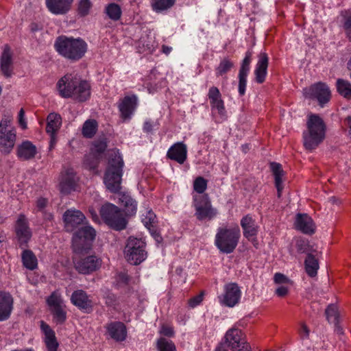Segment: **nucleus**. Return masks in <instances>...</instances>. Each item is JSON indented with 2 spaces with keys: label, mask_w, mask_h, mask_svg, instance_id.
Listing matches in <instances>:
<instances>
[{
  "label": "nucleus",
  "mask_w": 351,
  "mask_h": 351,
  "mask_svg": "<svg viewBox=\"0 0 351 351\" xmlns=\"http://www.w3.org/2000/svg\"><path fill=\"white\" fill-rule=\"evenodd\" d=\"M108 165L104 177L106 187L110 192L118 193L119 204L124 208V212L128 216L136 213L137 202L128 192H120L123 176L124 162L118 149L108 152Z\"/></svg>",
  "instance_id": "obj_1"
},
{
  "label": "nucleus",
  "mask_w": 351,
  "mask_h": 351,
  "mask_svg": "<svg viewBox=\"0 0 351 351\" xmlns=\"http://www.w3.org/2000/svg\"><path fill=\"white\" fill-rule=\"evenodd\" d=\"M63 221L66 231L72 232L80 224L84 225L73 234L72 245L75 252H81L88 249L96 237L95 230L87 225L84 215L80 210L69 209L63 215Z\"/></svg>",
  "instance_id": "obj_2"
},
{
  "label": "nucleus",
  "mask_w": 351,
  "mask_h": 351,
  "mask_svg": "<svg viewBox=\"0 0 351 351\" xmlns=\"http://www.w3.org/2000/svg\"><path fill=\"white\" fill-rule=\"evenodd\" d=\"M56 86L59 95L63 98L84 101L90 96V86L88 82L72 74H66L60 78Z\"/></svg>",
  "instance_id": "obj_3"
},
{
  "label": "nucleus",
  "mask_w": 351,
  "mask_h": 351,
  "mask_svg": "<svg viewBox=\"0 0 351 351\" xmlns=\"http://www.w3.org/2000/svg\"><path fill=\"white\" fill-rule=\"evenodd\" d=\"M326 125L321 117L308 114L306 130L303 132L304 145L306 149L313 150L323 142L326 137Z\"/></svg>",
  "instance_id": "obj_4"
},
{
  "label": "nucleus",
  "mask_w": 351,
  "mask_h": 351,
  "mask_svg": "<svg viewBox=\"0 0 351 351\" xmlns=\"http://www.w3.org/2000/svg\"><path fill=\"white\" fill-rule=\"evenodd\" d=\"M54 47L60 55L74 61L81 59L87 51V44L84 40L65 36L56 38Z\"/></svg>",
  "instance_id": "obj_5"
},
{
  "label": "nucleus",
  "mask_w": 351,
  "mask_h": 351,
  "mask_svg": "<svg viewBox=\"0 0 351 351\" xmlns=\"http://www.w3.org/2000/svg\"><path fill=\"white\" fill-rule=\"evenodd\" d=\"M241 237L238 225L219 227L217 230L215 245L219 250L225 254H230L237 247Z\"/></svg>",
  "instance_id": "obj_6"
},
{
  "label": "nucleus",
  "mask_w": 351,
  "mask_h": 351,
  "mask_svg": "<svg viewBox=\"0 0 351 351\" xmlns=\"http://www.w3.org/2000/svg\"><path fill=\"white\" fill-rule=\"evenodd\" d=\"M100 215L104 221L110 228L116 230L125 228L127 220L122 211L117 206L106 203L99 210Z\"/></svg>",
  "instance_id": "obj_7"
},
{
  "label": "nucleus",
  "mask_w": 351,
  "mask_h": 351,
  "mask_svg": "<svg viewBox=\"0 0 351 351\" xmlns=\"http://www.w3.org/2000/svg\"><path fill=\"white\" fill-rule=\"evenodd\" d=\"M12 120L11 117L5 116L0 121V152L5 154L12 152L16 140V132L11 124Z\"/></svg>",
  "instance_id": "obj_8"
},
{
  "label": "nucleus",
  "mask_w": 351,
  "mask_h": 351,
  "mask_svg": "<svg viewBox=\"0 0 351 351\" xmlns=\"http://www.w3.org/2000/svg\"><path fill=\"white\" fill-rule=\"evenodd\" d=\"M127 261L133 265H138L147 258L145 243L141 239L130 237L124 250Z\"/></svg>",
  "instance_id": "obj_9"
},
{
  "label": "nucleus",
  "mask_w": 351,
  "mask_h": 351,
  "mask_svg": "<svg viewBox=\"0 0 351 351\" xmlns=\"http://www.w3.org/2000/svg\"><path fill=\"white\" fill-rule=\"evenodd\" d=\"M193 206L195 215L200 221L211 220L218 214L217 210L213 207L207 195L193 196Z\"/></svg>",
  "instance_id": "obj_10"
},
{
  "label": "nucleus",
  "mask_w": 351,
  "mask_h": 351,
  "mask_svg": "<svg viewBox=\"0 0 351 351\" xmlns=\"http://www.w3.org/2000/svg\"><path fill=\"white\" fill-rule=\"evenodd\" d=\"M225 341L232 351H252V348L247 342L244 334L237 328L233 327L226 332Z\"/></svg>",
  "instance_id": "obj_11"
},
{
  "label": "nucleus",
  "mask_w": 351,
  "mask_h": 351,
  "mask_svg": "<svg viewBox=\"0 0 351 351\" xmlns=\"http://www.w3.org/2000/svg\"><path fill=\"white\" fill-rule=\"evenodd\" d=\"M208 97L210 101L212 114L216 121L221 122L226 118L224 102L218 88L212 86L209 88Z\"/></svg>",
  "instance_id": "obj_12"
},
{
  "label": "nucleus",
  "mask_w": 351,
  "mask_h": 351,
  "mask_svg": "<svg viewBox=\"0 0 351 351\" xmlns=\"http://www.w3.org/2000/svg\"><path fill=\"white\" fill-rule=\"evenodd\" d=\"M306 98L315 99L321 106L328 102L331 97L330 90L328 86L322 82L315 84L303 90Z\"/></svg>",
  "instance_id": "obj_13"
},
{
  "label": "nucleus",
  "mask_w": 351,
  "mask_h": 351,
  "mask_svg": "<svg viewBox=\"0 0 351 351\" xmlns=\"http://www.w3.org/2000/svg\"><path fill=\"white\" fill-rule=\"evenodd\" d=\"M106 147L107 144L105 141L102 140L93 142L91 145L89 153L84 156V166L90 170H95L101 158V155Z\"/></svg>",
  "instance_id": "obj_14"
},
{
  "label": "nucleus",
  "mask_w": 351,
  "mask_h": 351,
  "mask_svg": "<svg viewBox=\"0 0 351 351\" xmlns=\"http://www.w3.org/2000/svg\"><path fill=\"white\" fill-rule=\"evenodd\" d=\"M138 105V99L136 95H126L120 99L117 104L120 117L124 121H130L134 115Z\"/></svg>",
  "instance_id": "obj_15"
},
{
  "label": "nucleus",
  "mask_w": 351,
  "mask_h": 351,
  "mask_svg": "<svg viewBox=\"0 0 351 351\" xmlns=\"http://www.w3.org/2000/svg\"><path fill=\"white\" fill-rule=\"evenodd\" d=\"M241 291L237 283L230 282L224 286L223 293L219 297V302L223 305L233 307L239 303Z\"/></svg>",
  "instance_id": "obj_16"
},
{
  "label": "nucleus",
  "mask_w": 351,
  "mask_h": 351,
  "mask_svg": "<svg viewBox=\"0 0 351 351\" xmlns=\"http://www.w3.org/2000/svg\"><path fill=\"white\" fill-rule=\"evenodd\" d=\"M71 303L84 313H89L93 311V302L86 291L78 289L71 296Z\"/></svg>",
  "instance_id": "obj_17"
},
{
  "label": "nucleus",
  "mask_w": 351,
  "mask_h": 351,
  "mask_svg": "<svg viewBox=\"0 0 351 351\" xmlns=\"http://www.w3.org/2000/svg\"><path fill=\"white\" fill-rule=\"evenodd\" d=\"M15 232L21 247L27 244L32 237V231L24 215L21 214L16 222Z\"/></svg>",
  "instance_id": "obj_18"
},
{
  "label": "nucleus",
  "mask_w": 351,
  "mask_h": 351,
  "mask_svg": "<svg viewBox=\"0 0 351 351\" xmlns=\"http://www.w3.org/2000/svg\"><path fill=\"white\" fill-rule=\"evenodd\" d=\"M101 265V260L96 256H89L75 262V269L81 274H87L98 269Z\"/></svg>",
  "instance_id": "obj_19"
},
{
  "label": "nucleus",
  "mask_w": 351,
  "mask_h": 351,
  "mask_svg": "<svg viewBox=\"0 0 351 351\" xmlns=\"http://www.w3.org/2000/svg\"><path fill=\"white\" fill-rule=\"evenodd\" d=\"M187 146L183 142L173 144L167 152V158L182 165L187 158Z\"/></svg>",
  "instance_id": "obj_20"
},
{
  "label": "nucleus",
  "mask_w": 351,
  "mask_h": 351,
  "mask_svg": "<svg viewBox=\"0 0 351 351\" xmlns=\"http://www.w3.org/2000/svg\"><path fill=\"white\" fill-rule=\"evenodd\" d=\"M77 178L72 169H68L61 175L60 190L62 193L67 194L77 189Z\"/></svg>",
  "instance_id": "obj_21"
},
{
  "label": "nucleus",
  "mask_w": 351,
  "mask_h": 351,
  "mask_svg": "<svg viewBox=\"0 0 351 351\" xmlns=\"http://www.w3.org/2000/svg\"><path fill=\"white\" fill-rule=\"evenodd\" d=\"M12 52L8 45H5L0 57V69L6 77H10L13 73Z\"/></svg>",
  "instance_id": "obj_22"
},
{
  "label": "nucleus",
  "mask_w": 351,
  "mask_h": 351,
  "mask_svg": "<svg viewBox=\"0 0 351 351\" xmlns=\"http://www.w3.org/2000/svg\"><path fill=\"white\" fill-rule=\"evenodd\" d=\"M40 326L44 335L43 341L47 351H58L59 343L56 337L55 332L44 321H40Z\"/></svg>",
  "instance_id": "obj_23"
},
{
  "label": "nucleus",
  "mask_w": 351,
  "mask_h": 351,
  "mask_svg": "<svg viewBox=\"0 0 351 351\" xmlns=\"http://www.w3.org/2000/svg\"><path fill=\"white\" fill-rule=\"evenodd\" d=\"M109 336L117 341H123L127 337L125 325L121 322H112L106 326Z\"/></svg>",
  "instance_id": "obj_24"
},
{
  "label": "nucleus",
  "mask_w": 351,
  "mask_h": 351,
  "mask_svg": "<svg viewBox=\"0 0 351 351\" xmlns=\"http://www.w3.org/2000/svg\"><path fill=\"white\" fill-rule=\"evenodd\" d=\"M294 225L297 230L306 234H312L315 230L313 219L306 214H298Z\"/></svg>",
  "instance_id": "obj_25"
},
{
  "label": "nucleus",
  "mask_w": 351,
  "mask_h": 351,
  "mask_svg": "<svg viewBox=\"0 0 351 351\" xmlns=\"http://www.w3.org/2000/svg\"><path fill=\"white\" fill-rule=\"evenodd\" d=\"M73 2V0H46V5L52 14L60 15L67 13Z\"/></svg>",
  "instance_id": "obj_26"
},
{
  "label": "nucleus",
  "mask_w": 351,
  "mask_h": 351,
  "mask_svg": "<svg viewBox=\"0 0 351 351\" xmlns=\"http://www.w3.org/2000/svg\"><path fill=\"white\" fill-rule=\"evenodd\" d=\"M13 308L12 295L4 291H0V321L8 319Z\"/></svg>",
  "instance_id": "obj_27"
},
{
  "label": "nucleus",
  "mask_w": 351,
  "mask_h": 351,
  "mask_svg": "<svg viewBox=\"0 0 351 351\" xmlns=\"http://www.w3.org/2000/svg\"><path fill=\"white\" fill-rule=\"evenodd\" d=\"M36 154V147L29 141H23L18 145L16 149V155L22 160L32 159Z\"/></svg>",
  "instance_id": "obj_28"
},
{
  "label": "nucleus",
  "mask_w": 351,
  "mask_h": 351,
  "mask_svg": "<svg viewBox=\"0 0 351 351\" xmlns=\"http://www.w3.org/2000/svg\"><path fill=\"white\" fill-rule=\"evenodd\" d=\"M241 226L244 237L248 240L253 239L257 235L258 227L251 216L247 215L243 217L241 220Z\"/></svg>",
  "instance_id": "obj_29"
},
{
  "label": "nucleus",
  "mask_w": 351,
  "mask_h": 351,
  "mask_svg": "<svg viewBox=\"0 0 351 351\" xmlns=\"http://www.w3.org/2000/svg\"><path fill=\"white\" fill-rule=\"evenodd\" d=\"M268 57L265 53H262L258 57V60L254 69L256 82L262 84L265 80L267 73Z\"/></svg>",
  "instance_id": "obj_30"
},
{
  "label": "nucleus",
  "mask_w": 351,
  "mask_h": 351,
  "mask_svg": "<svg viewBox=\"0 0 351 351\" xmlns=\"http://www.w3.org/2000/svg\"><path fill=\"white\" fill-rule=\"evenodd\" d=\"M46 131L48 134L56 133L60 129L62 119L59 114L50 113L47 118Z\"/></svg>",
  "instance_id": "obj_31"
},
{
  "label": "nucleus",
  "mask_w": 351,
  "mask_h": 351,
  "mask_svg": "<svg viewBox=\"0 0 351 351\" xmlns=\"http://www.w3.org/2000/svg\"><path fill=\"white\" fill-rule=\"evenodd\" d=\"M23 266L29 270L35 269L38 266V260L32 251L25 250L21 254Z\"/></svg>",
  "instance_id": "obj_32"
},
{
  "label": "nucleus",
  "mask_w": 351,
  "mask_h": 351,
  "mask_svg": "<svg viewBox=\"0 0 351 351\" xmlns=\"http://www.w3.org/2000/svg\"><path fill=\"white\" fill-rule=\"evenodd\" d=\"M270 167L275 178V185L278 191V196L280 197L281 191L282 190V180L283 170L280 164L277 162H271Z\"/></svg>",
  "instance_id": "obj_33"
},
{
  "label": "nucleus",
  "mask_w": 351,
  "mask_h": 351,
  "mask_svg": "<svg viewBox=\"0 0 351 351\" xmlns=\"http://www.w3.org/2000/svg\"><path fill=\"white\" fill-rule=\"evenodd\" d=\"M305 270L310 277H315L317 276V270L319 269L318 261L314 256L308 254L304 262Z\"/></svg>",
  "instance_id": "obj_34"
},
{
  "label": "nucleus",
  "mask_w": 351,
  "mask_h": 351,
  "mask_svg": "<svg viewBox=\"0 0 351 351\" xmlns=\"http://www.w3.org/2000/svg\"><path fill=\"white\" fill-rule=\"evenodd\" d=\"M234 62L228 58H224L221 60L218 66L215 68V75L217 77L225 76L234 67Z\"/></svg>",
  "instance_id": "obj_35"
},
{
  "label": "nucleus",
  "mask_w": 351,
  "mask_h": 351,
  "mask_svg": "<svg viewBox=\"0 0 351 351\" xmlns=\"http://www.w3.org/2000/svg\"><path fill=\"white\" fill-rule=\"evenodd\" d=\"M175 3L176 0H151V6L154 12L161 13L171 8Z\"/></svg>",
  "instance_id": "obj_36"
},
{
  "label": "nucleus",
  "mask_w": 351,
  "mask_h": 351,
  "mask_svg": "<svg viewBox=\"0 0 351 351\" xmlns=\"http://www.w3.org/2000/svg\"><path fill=\"white\" fill-rule=\"evenodd\" d=\"M97 122L94 119L86 120L82 128V135L86 138H92L97 130Z\"/></svg>",
  "instance_id": "obj_37"
},
{
  "label": "nucleus",
  "mask_w": 351,
  "mask_h": 351,
  "mask_svg": "<svg viewBox=\"0 0 351 351\" xmlns=\"http://www.w3.org/2000/svg\"><path fill=\"white\" fill-rule=\"evenodd\" d=\"M105 13L109 19L117 21L121 19L122 11L121 7L118 4L111 3L106 6Z\"/></svg>",
  "instance_id": "obj_38"
},
{
  "label": "nucleus",
  "mask_w": 351,
  "mask_h": 351,
  "mask_svg": "<svg viewBox=\"0 0 351 351\" xmlns=\"http://www.w3.org/2000/svg\"><path fill=\"white\" fill-rule=\"evenodd\" d=\"M338 93L346 99H351V83L346 80L338 79L336 83Z\"/></svg>",
  "instance_id": "obj_39"
},
{
  "label": "nucleus",
  "mask_w": 351,
  "mask_h": 351,
  "mask_svg": "<svg viewBox=\"0 0 351 351\" xmlns=\"http://www.w3.org/2000/svg\"><path fill=\"white\" fill-rule=\"evenodd\" d=\"M141 219L149 230H151V228L155 227L156 216L152 210H145V212H142Z\"/></svg>",
  "instance_id": "obj_40"
},
{
  "label": "nucleus",
  "mask_w": 351,
  "mask_h": 351,
  "mask_svg": "<svg viewBox=\"0 0 351 351\" xmlns=\"http://www.w3.org/2000/svg\"><path fill=\"white\" fill-rule=\"evenodd\" d=\"M326 318L330 323L337 324L339 322V314L338 308L335 304L329 305L325 311Z\"/></svg>",
  "instance_id": "obj_41"
},
{
  "label": "nucleus",
  "mask_w": 351,
  "mask_h": 351,
  "mask_svg": "<svg viewBox=\"0 0 351 351\" xmlns=\"http://www.w3.org/2000/svg\"><path fill=\"white\" fill-rule=\"evenodd\" d=\"M156 346L159 351H177L173 341L163 337L158 339Z\"/></svg>",
  "instance_id": "obj_42"
},
{
  "label": "nucleus",
  "mask_w": 351,
  "mask_h": 351,
  "mask_svg": "<svg viewBox=\"0 0 351 351\" xmlns=\"http://www.w3.org/2000/svg\"><path fill=\"white\" fill-rule=\"evenodd\" d=\"M47 304L50 307V309L60 307L62 306V300L61 295L58 291L53 292L47 300Z\"/></svg>",
  "instance_id": "obj_43"
},
{
  "label": "nucleus",
  "mask_w": 351,
  "mask_h": 351,
  "mask_svg": "<svg viewBox=\"0 0 351 351\" xmlns=\"http://www.w3.org/2000/svg\"><path fill=\"white\" fill-rule=\"evenodd\" d=\"M252 52L250 50L246 51L245 58L241 63L239 73L248 75L252 61Z\"/></svg>",
  "instance_id": "obj_44"
},
{
  "label": "nucleus",
  "mask_w": 351,
  "mask_h": 351,
  "mask_svg": "<svg viewBox=\"0 0 351 351\" xmlns=\"http://www.w3.org/2000/svg\"><path fill=\"white\" fill-rule=\"evenodd\" d=\"M207 189V180L203 177L196 178L193 182V189L197 193H203Z\"/></svg>",
  "instance_id": "obj_45"
},
{
  "label": "nucleus",
  "mask_w": 351,
  "mask_h": 351,
  "mask_svg": "<svg viewBox=\"0 0 351 351\" xmlns=\"http://www.w3.org/2000/svg\"><path fill=\"white\" fill-rule=\"evenodd\" d=\"M92 6L90 0H81L78 5V13L80 16L87 15Z\"/></svg>",
  "instance_id": "obj_46"
},
{
  "label": "nucleus",
  "mask_w": 351,
  "mask_h": 351,
  "mask_svg": "<svg viewBox=\"0 0 351 351\" xmlns=\"http://www.w3.org/2000/svg\"><path fill=\"white\" fill-rule=\"evenodd\" d=\"M51 311L57 322L62 323L66 320V312L64 311L62 306L51 309Z\"/></svg>",
  "instance_id": "obj_47"
},
{
  "label": "nucleus",
  "mask_w": 351,
  "mask_h": 351,
  "mask_svg": "<svg viewBox=\"0 0 351 351\" xmlns=\"http://www.w3.org/2000/svg\"><path fill=\"white\" fill-rule=\"evenodd\" d=\"M274 282L277 285H293V282L287 276L281 273H276L274 274Z\"/></svg>",
  "instance_id": "obj_48"
},
{
  "label": "nucleus",
  "mask_w": 351,
  "mask_h": 351,
  "mask_svg": "<svg viewBox=\"0 0 351 351\" xmlns=\"http://www.w3.org/2000/svg\"><path fill=\"white\" fill-rule=\"evenodd\" d=\"M248 75L239 73V93L241 96H243L245 93L246 85H247V77Z\"/></svg>",
  "instance_id": "obj_49"
},
{
  "label": "nucleus",
  "mask_w": 351,
  "mask_h": 351,
  "mask_svg": "<svg viewBox=\"0 0 351 351\" xmlns=\"http://www.w3.org/2000/svg\"><path fill=\"white\" fill-rule=\"evenodd\" d=\"M292 285H278V287L275 290V294L278 297L283 298L287 295L289 293L290 288Z\"/></svg>",
  "instance_id": "obj_50"
},
{
  "label": "nucleus",
  "mask_w": 351,
  "mask_h": 351,
  "mask_svg": "<svg viewBox=\"0 0 351 351\" xmlns=\"http://www.w3.org/2000/svg\"><path fill=\"white\" fill-rule=\"evenodd\" d=\"M204 299V292H201L199 294L194 296L193 298H191L189 302V306L191 308H195L197 306L199 305L201 302L203 301Z\"/></svg>",
  "instance_id": "obj_51"
},
{
  "label": "nucleus",
  "mask_w": 351,
  "mask_h": 351,
  "mask_svg": "<svg viewBox=\"0 0 351 351\" xmlns=\"http://www.w3.org/2000/svg\"><path fill=\"white\" fill-rule=\"evenodd\" d=\"M159 332L161 335H162L164 336L169 337H173L174 335V331H173V328L170 326L165 325V324L161 326Z\"/></svg>",
  "instance_id": "obj_52"
},
{
  "label": "nucleus",
  "mask_w": 351,
  "mask_h": 351,
  "mask_svg": "<svg viewBox=\"0 0 351 351\" xmlns=\"http://www.w3.org/2000/svg\"><path fill=\"white\" fill-rule=\"evenodd\" d=\"M19 124L23 130L27 128V121L25 118V111L23 108H21L19 112Z\"/></svg>",
  "instance_id": "obj_53"
},
{
  "label": "nucleus",
  "mask_w": 351,
  "mask_h": 351,
  "mask_svg": "<svg viewBox=\"0 0 351 351\" xmlns=\"http://www.w3.org/2000/svg\"><path fill=\"white\" fill-rule=\"evenodd\" d=\"M47 199L46 198L40 197L36 201L37 211L43 212L47 205Z\"/></svg>",
  "instance_id": "obj_54"
},
{
  "label": "nucleus",
  "mask_w": 351,
  "mask_h": 351,
  "mask_svg": "<svg viewBox=\"0 0 351 351\" xmlns=\"http://www.w3.org/2000/svg\"><path fill=\"white\" fill-rule=\"evenodd\" d=\"M105 300H106V304L107 306H112L115 305L116 297L114 294L110 293H108L105 296Z\"/></svg>",
  "instance_id": "obj_55"
},
{
  "label": "nucleus",
  "mask_w": 351,
  "mask_h": 351,
  "mask_svg": "<svg viewBox=\"0 0 351 351\" xmlns=\"http://www.w3.org/2000/svg\"><path fill=\"white\" fill-rule=\"evenodd\" d=\"M300 335L302 339H307L309 336V330L307 326L302 324L300 329Z\"/></svg>",
  "instance_id": "obj_56"
},
{
  "label": "nucleus",
  "mask_w": 351,
  "mask_h": 351,
  "mask_svg": "<svg viewBox=\"0 0 351 351\" xmlns=\"http://www.w3.org/2000/svg\"><path fill=\"white\" fill-rule=\"evenodd\" d=\"M153 130V124L150 120H147L145 121L143 125V131L149 133L151 132Z\"/></svg>",
  "instance_id": "obj_57"
},
{
  "label": "nucleus",
  "mask_w": 351,
  "mask_h": 351,
  "mask_svg": "<svg viewBox=\"0 0 351 351\" xmlns=\"http://www.w3.org/2000/svg\"><path fill=\"white\" fill-rule=\"evenodd\" d=\"M149 232H151L152 235L154 237V238L156 239L157 242H160L162 238L155 229V227L151 228V230H149Z\"/></svg>",
  "instance_id": "obj_58"
},
{
  "label": "nucleus",
  "mask_w": 351,
  "mask_h": 351,
  "mask_svg": "<svg viewBox=\"0 0 351 351\" xmlns=\"http://www.w3.org/2000/svg\"><path fill=\"white\" fill-rule=\"evenodd\" d=\"M56 133L49 134L50 135V149L53 148L57 142Z\"/></svg>",
  "instance_id": "obj_59"
},
{
  "label": "nucleus",
  "mask_w": 351,
  "mask_h": 351,
  "mask_svg": "<svg viewBox=\"0 0 351 351\" xmlns=\"http://www.w3.org/2000/svg\"><path fill=\"white\" fill-rule=\"evenodd\" d=\"M172 51V47H169V46H166V45H162V51L165 53L166 55H169L171 51Z\"/></svg>",
  "instance_id": "obj_60"
},
{
  "label": "nucleus",
  "mask_w": 351,
  "mask_h": 351,
  "mask_svg": "<svg viewBox=\"0 0 351 351\" xmlns=\"http://www.w3.org/2000/svg\"><path fill=\"white\" fill-rule=\"evenodd\" d=\"M227 344H226V342L224 343L220 344L217 348L215 351H227L228 350Z\"/></svg>",
  "instance_id": "obj_61"
},
{
  "label": "nucleus",
  "mask_w": 351,
  "mask_h": 351,
  "mask_svg": "<svg viewBox=\"0 0 351 351\" xmlns=\"http://www.w3.org/2000/svg\"><path fill=\"white\" fill-rule=\"evenodd\" d=\"M335 326V332L339 335L343 334V328L339 325V322Z\"/></svg>",
  "instance_id": "obj_62"
},
{
  "label": "nucleus",
  "mask_w": 351,
  "mask_h": 351,
  "mask_svg": "<svg viewBox=\"0 0 351 351\" xmlns=\"http://www.w3.org/2000/svg\"><path fill=\"white\" fill-rule=\"evenodd\" d=\"M45 218L47 220H51L53 215L51 213H45Z\"/></svg>",
  "instance_id": "obj_63"
},
{
  "label": "nucleus",
  "mask_w": 351,
  "mask_h": 351,
  "mask_svg": "<svg viewBox=\"0 0 351 351\" xmlns=\"http://www.w3.org/2000/svg\"><path fill=\"white\" fill-rule=\"evenodd\" d=\"M5 239V237L3 231L0 230V243L3 242Z\"/></svg>",
  "instance_id": "obj_64"
}]
</instances>
